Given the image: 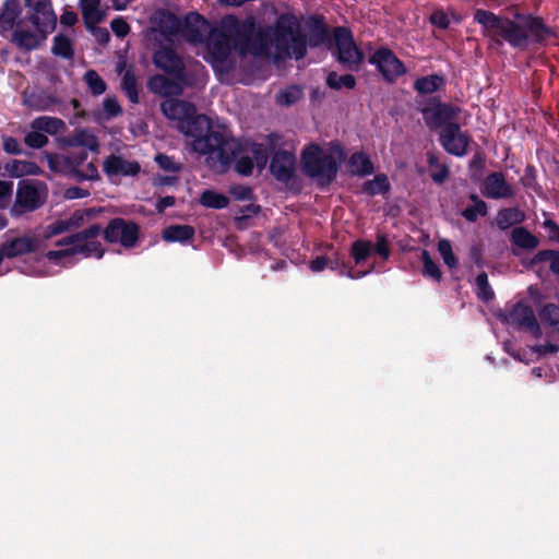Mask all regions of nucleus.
I'll use <instances>...</instances> for the list:
<instances>
[{
	"instance_id": "obj_1",
	"label": "nucleus",
	"mask_w": 559,
	"mask_h": 559,
	"mask_svg": "<svg viewBox=\"0 0 559 559\" xmlns=\"http://www.w3.org/2000/svg\"><path fill=\"white\" fill-rule=\"evenodd\" d=\"M163 114L179 122V130L191 138V146L199 154L207 155V165L217 171L226 168L233 153L238 147L234 138L225 130H215L211 127L210 119L204 115H197L193 104L179 100L166 99L160 104Z\"/></svg>"
},
{
	"instance_id": "obj_2",
	"label": "nucleus",
	"mask_w": 559,
	"mask_h": 559,
	"mask_svg": "<svg viewBox=\"0 0 559 559\" xmlns=\"http://www.w3.org/2000/svg\"><path fill=\"white\" fill-rule=\"evenodd\" d=\"M474 21L481 25L484 36L497 43L504 40L513 47H524L530 37L540 40L546 34L542 21L532 16L512 21L490 11L477 9L474 13Z\"/></svg>"
},
{
	"instance_id": "obj_3",
	"label": "nucleus",
	"mask_w": 559,
	"mask_h": 559,
	"mask_svg": "<svg viewBox=\"0 0 559 559\" xmlns=\"http://www.w3.org/2000/svg\"><path fill=\"white\" fill-rule=\"evenodd\" d=\"M344 158L343 147L337 142H331L324 147L310 144L304 150L301 162L307 176L317 179L321 185H329L335 179L338 165Z\"/></svg>"
},
{
	"instance_id": "obj_4",
	"label": "nucleus",
	"mask_w": 559,
	"mask_h": 559,
	"mask_svg": "<svg viewBox=\"0 0 559 559\" xmlns=\"http://www.w3.org/2000/svg\"><path fill=\"white\" fill-rule=\"evenodd\" d=\"M225 24L234 38L236 49L241 53H251L258 57H267L272 45V28L255 24L252 16L239 22L236 17H228Z\"/></svg>"
},
{
	"instance_id": "obj_5",
	"label": "nucleus",
	"mask_w": 559,
	"mask_h": 559,
	"mask_svg": "<svg viewBox=\"0 0 559 559\" xmlns=\"http://www.w3.org/2000/svg\"><path fill=\"white\" fill-rule=\"evenodd\" d=\"M100 233L102 227L94 224L80 233L63 237L56 243L61 249L48 251L46 258L52 262H61L75 254L99 259L104 254L102 243L97 240Z\"/></svg>"
},
{
	"instance_id": "obj_6",
	"label": "nucleus",
	"mask_w": 559,
	"mask_h": 559,
	"mask_svg": "<svg viewBox=\"0 0 559 559\" xmlns=\"http://www.w3.org/2000/svg\"><path fill=\"white\" fill-rule=\"evenodd\" d=\"M272 45L277 57H295L301 59L307 53L306 37L300 25L292 15H281L272 28Z\"/></svg>"
},
{
	"instance_id": "obj_7",
	"label": "nucleus",
	"mask_w": 559,
	"mask_h": 559,
	"mask_svg": "<svg viewBox=\"0 0 559 559\" xmlns=\"http://www.w3.org/2000/svg\"><path fill=\"white\" fill-rule=\"evenodd\" d=\"M47 197V187L38 180H22L16 190L15 203L12 207L14 215L33 212L40 207Z\"/></svg>"
},
{
	"instance_id": "obj_8",
	"label": "nucleus",
	"mask_w": 559,
	"mask_h": 559,
	"mask_svg": "<svg viewBox=\"0 0 559 559\" xmlns=\"http://www.w3.org/2000/svg\"><path fill=\"white\" fill-rule=\"evenodd\" d=\"M203 58L210 62L214 69L225 70L228 68L230 56V44L228 36L221 29L215 28L205 39Z\"/></svg>"
},
{
	"instance_id": "obj_9",
	"label": "nucleus",
	"mask_w": 559,
	"mask_h": 559,
	"mask_svg": "<svg viewBox=\"0 0 559 559\" xmlns=\"http://www.w3.org/2000/svg\"><path fill=\"white\" fill-rule=\"evenodd\" d=\"M337 60L349 69H356L364 60L362 51L356 46L353 35L345 27L334 29Z\"/></svg>"
},
{
	"instance_id": "obj_10",
	"label": "nucleus",
	"mask_w": 559,
	"mask_h": 559,
	"mask_svg": "<svg viewBox=\"0 0 559 559\" xmlns=\"http://www.w3.org/2000/svg\"><path fill=\"white\" fill-rule=\"evenodd\" d=\"M29 22L40 33L52 32L57 25V15L50 0H25Z\"/></svg>"
},
{
	"instance_id": "obj_11",
	"label": "nucleus",
	"mask_w": 559,
	"mask_h": 559,
	"mask_svg": "<svg viewBox=\"0 0 559 559\" xmlns=\"http://www.w3.org/2000/svg\"><path fill=\"white\" fill-rule=\"evenodd\" d=\"M369 62L376 66L383 79L391 83L406 73L404 63L386 47L374 50L369 57Z\"/></svg>"
},
{
	"instance_id": "obj_12",
	"label": "nucleus",
	"mask_w": 559,
	"mask_h": 559,
	"mask_svg": "<svg viewBox=\"0 0 559 559\" xmlns=\"http://www.w3.org/2000/svg\"><path fill=\"white\" fill-rule=\"evenodd\" d=\"M104 237L108 242H119L126 248H132L138 241L139 228L133 222L114 218L104 230Z\"/></svg>"
},
{
	"instance_id": "obj_13",
	"label": "nucleus",
	"mask_w": 559,
	"mask_h": 559,
	"mask_svg": "<svg viewBox=\"0 0 559 559\" xmlns=\"http://www.w3.org/2000/svg\"><path fill=\"white\" fill-rule=\"evenodd\" d=\"M215 27L211 25L201 14L189 13L183 23L181 22L180 33L182 37L194 46H202Z\"/></svg>"
},
{
	"instance_id": "obj_14",
	"label": "nucleus",
	"mask_w": 559,
	"mask_h": 559,
	"mask_svg": "<svg viewBox=\"0 0 559 559\" xmlns=\"http://www.w3.org/2000/svg\"><path fill=\"white\" fill-rule=\"evenodd\" d=\"M47 158L49 168L51 170L76 179L79 167H81L86 160L87 153L85 151H80L62 154H50Z\"/></svg>"
},
{
	"instance_id": "obj_15",
	"label": "nucleus",
	"mask_w": 559,
	"mask_h": 559,
	"mask_svg": "<svg viewBox=\"0 0 559 559\" xmlns=\"http://www.w3.org/2000/svg\"><path fill=\"white\" fill-rule=\"evenodd\" d=\"M153 60L157 68L175 75L185 84H193V81L189 79L185 71V64L182 60L173 49L163 48L157 50L154 53Z\"/></svg>"
},
{
	"instance_id": "obj_16",
	"label": "nucleus",
	"mask_w": 559,
	"mask_h": 559,
	"mask_svg": "<svg viewBox=\"0 0 559 559\" xmlns=\"http://www.w3.org/2000/svg\"><path fill=\"white\" fill-rule=\"evenodd\" d=\"M468 141V136L461 131L457 123H449L440 134V142L444 150L455 156L466 154Z\"/></svg>"
},
{
	"instance_id": "obj_17",
	"label": "nucleus",
	"mask_w": 559,
	"mask_h": 559,
	"mask_svg": "<svg viewBox=\"0 0 559 559\" xmlns=\"http://www.w3.org/2000/svg\"><path fill=\"white\" fill-rule=\"evenodd\" d=\"M103 170L108 178L136 176L141 166L136 160L122 155L110 154L103 163Z\"/></svg>"
},
{
	"instance_id": "obj_18",
	"label": "nucleus",
	"mask_w": 559,
	"mask_h": 559,
	"mask_svg": "<svg viewBox=\"0 0 559 559\" xmlns=\"http://www.w3.org/2000/svg\"><path fill=\"white\" fill-rule=\"evenodd\" d=\"M151 23L153 31L159 32L166 39L179 34L181 29L180 19L167 10L156 11L151 17Z\"/></svg>"
},
{
	"instance_id": "obj_19",
	"label": "nucleus",
	"mask_w": 559,
	"mask_h": 559,
	"mask_svg": "<svg viewBox=\"0 0 559 559\" xmlns=\"http://www.w3.org/2000/svg\"><path fill=\"white\" fill-rule=\"evenodd\" d=\"M460 109L457 107L447 105V104H438L432 108H426L423 110L425 121L430 129H436L444 124L453 123L459 114Z\"/></svg>"
},
{
	"instance_id": "obj_20",
	"label": "nucleus",
	"mask_w": 559,
	"mask_h": 559,
	"mask_svg": "<svg viewBox=\"0 0 559 559\" xmlns=\"http://www.w3.org/2000/svg\"><path fill=\"white\" fill-rule=\"evenodd\" d=\"M483 193L489 199L498 200L513 197L514 190L502 173H491L485 178Z\"/></svg>"
},
{
	"instance_id": "obj_21",
	"label": "nucleus",
	"mask_w": 559,
	"mask_h": 559,
	"mask_svg": "<svg viewBox=\"0 0 559 559\" xmlns=\"http://www.w3.org/2000/svg\"><path fill=\"white\" fill-rule=\"evenodd\" d=\"M79 8L86 28H94L102 23L108 12V7L102 0H79Z\"/></svg>"
},
{
	"instance_id": "obj_22",
	"label": "nucleus",
	"mask_w": 559,
	"mask_h": 559,
	"mask_svg": "<svg viewBox=\"0 0 559 559\" xmlns=\"http://www.w3.org/2000/svg\"><path fill=\"white\" fill-rule=\"evenodd\" d=\"M296 157L287 151L276 152L271 162V171L280 181H288L295 170Z\"/></svg>"
},
{
	"instance_id": "obj_23",
	"label": "nucleus",
	"mask_w": 559,
	"mask_h": 559,
	"mask_svg": "<svg viewBox=\"0 0 559 559\" xmlns=\"http://www.w3.org/2000/svg\"><path fill=\"white\" fill-rule=\"evenodd\" d=\"M183 85L186 84L176 76L175 80H173L162 74L154 75L148 81V88L151 92L164 97L180 95L182 93Z\"/></svg>"
},
{
	"instance_id": "obj_24",
	"label": "nucleus",
	"mask_w": 559,
	"mask_h": 559,
	"mask_svg": "<svg viewBox=\"0 0 559 559\" xmlns=\"http://www.w3.org/2000/svg\"><path fill=\"white\" fill-rule=\"evenodd\" d=\"M502 323L523 331L534 338H540L545 335L542 321H537V317H499Z\"/></svg>"
},
{
	"instance_id": "obj_25",
	"label": "nucleus",
	"mask_w": 559,
	"mask_h": 559,
	"mask_svg": "<svg viewBox=\"0 0 559 559\" xmlns=\"http://www.w3.org/2000/svg\"><path fill=\"white\" fill-rule=\"evenodd\" d=\"M22 13V8L19 0L5 1L0 12V35L7 36L14 32L17 19Z\"/></svg>"
},
{
	"instance_id": "obj_26",
	"label": "nucleus",
	"mask_w": 559,
	"mask_h": 559,
	"mask_svg": "<svg viewBox=\"0 0 559 559\" xmlns=\"http://www.w3.org/2000/svg\"><path fill=\"white\" fill-rule=\"evenodd\" d=\"M5 171L15 178L24 176H36L41 174L40 167L28 160L14 159L4 166Z\"/></svg>"
},
{
	"instance_id": "obj_27",
	"label": "nucleus",
	"mask_w": 559,
	"mask_h": 559,
	"mask_svg": "<svg viewBox=\"0 0 559 559\" xmlns=\"http://www.w3.org/2000/svg\"><path fill=\"white\" fill-rule=\"evenodd\" d=\"M36 240L31 237H20L7 242L3 252L8 257H16L32 252L36 249Z\"/></svg>"
},
{
	"instance_id": "obj_28",
	"label": "nucleus",
	"mask_w": 559,
	"mask_h": 559,
	"mask_svg": "<svg viewBox=\"0 0 559 559\" xmlns=\"http://www.w3.org/2000/svg\"><path fill=\"white\" fill-rule=\"evenodd\" d=\"M349 171L357 176L371 175L374 171V167L370 158L361 153H354L348 160Z\"/></svg>"
},
{
	"instance_id": "obj_29",
	"label": "nucleus",
	"mask_w": 559,
	"mask_h": 559,
	"mask_svg": "<svg viewBox=\"0 0 559 559\" xmlns=\"http://www.w3.org/2000/svg\"><path fill=\"white\" fill-rule=\"evenodd\" d=\"M235 141L237 142L238 147L236 148L235 153H233L230 162L228 163L226 168L224 170H222L221 173L226 171V169L229 167L231 162L236 160V165H235L236 171L239 173L240 175L248 176L252 173L254 163L248 154L239 156L240 153L242 151H245V148L241 147L240 143L237 140H235ZM213 170L215 171V169H213ZM216 173H218V171L216 170Z\"/></svg>"
},
{
	"instance_id": "obj_30",
	"label": "nucleus",
	"mask_w": 559,
	"mask_h": 559,
	"mask_svg": "<svg viewBox=\"0 0 559 559\" xmlns=\"http://www.w3.org/2000/svg\"><path fill=\"white\" fill-rule=\"evenodd\" d=\"M511 240L522 249H535L539 245L538 238L524 227H515L512 230Z\"/></svg>"
},
{
	"instance_id": "obj_31",
	"label": "nucleus",
	"mask_w": 559,
	"mask_h": 559,
	"mask_svg": "<svg viewBox=\"0 0 559 559\" xmlns=\"http://www.w3.org/2000/svg\"><path fill=\"white\" fill-rule=\"evenodd\" d=\"M524 213L519 209H503L498 212L496 221L501 229H507L524 221Z\"/></svg>"
},
{
	"instance_id": "obj_32",
	"label": "nucleus",
	"mask_w": 559,
	"mask_h": 559,
	"mask_svg": "<svg viewBox=\"0 0 559 559\" xmlns=\"http://www.w3.org/2000/svg\"><path fill=\"white\" fill-rule=\"evenodd\" d=\"M70 143L71 145L74 146L86 147L92 152H97L99 147V143L96 135L85 129L75 131V133L71 138Z\"/></svg>"
},
{
	"instance_id": "obj_33",
	"label": "nucleus",
	"mask_w": 559,
	"mask_h": 559,
	"mask_svg": "<svg viewBox=\"0 0 559 559\" xmlns=\"http://www.w3.org/2000/svg\"><path fill=\"white\" fill-rule=\"evenodd\" d=\"M194 235V229L188 225H174L166 228L163 237L166 241H187Z\"/></svg>"
},
{
	"instance_id": "obj_34",
	"label": "nucleus",
	"mask_w": 559,
	"mask_h": 559,
	"mask_svg": "<svg viewBox=\"0 0 559 559\" xmlns=\"http://www.w3.org/2000/svg\"><path fill=\"white\" fill-rule=\"evenodd\" d=\"M548 262L550 271L559 278V251L542 250L538 251L531 261L532 266Z\"/></svg>"
},
{
	"instance_id": "obj_35",
	"label": "nucleus",
	"mask_w": 559,
	"mask_h": 559,
	"mask_svg": "<svg viewBox=\"0 0 559 559\" xmlns=\"http://www.w3.org/2000/svg\"><path fill=\"white\" fill-rule=\"evenodd\" d=\"M443 84V79L437 74L419 78L415 81L414 87L420 94H431L438 91Z\"/></svg>"
},
{
	"instance_id": "obj_36",
	"label": "nucleus",
	"mask_w": 559,
	"mask_h": 559,
	"mask_svg": "<svg viewBox=\"0 0 559 559\" xmlns=\"http://www.w3.org/2000/svg\"><path fill=\"white\" fill-rule=\"evenodd\" d=\"M11 40L17 47L32 50L37 47L38 38L29 31H14L11 33Z\"/></svg>"
},
{
	"instance_id": "obj_37",
	"label": "nucleus",
	"mask_w": 559,
	"mask_h": 559,
	"mask_svg": "<svg viewBox=\"0 0 559 559\" xmlns=\"http://www.w3.org/2000/svg\"><path fill=\"white\" fill-rule=\"evenodd\" d=\"M390 189L389 179L385 175H377L372 180H368L362 186V191L369 195L382 194Z\"/></svg>"
},
{
	"instance_id": "obj_38",
	"label": "nucleus",
	"mask_w": 559,
	"mask_h": 559,
	"mask_svg": "<svg viewBox=\"0 0 559 559\" xmlns=\"http://www.w3.org/2000/svg\"><path fill=\"white\" fill-rule=\"evenodd\" d=\"M200 203L210 209H224L228 205L229 200L222 193L213 190H206L201 194Z\"/></svg>"
},
{
	"instance_id": "obj_39",
	"label": "nucleus",
	"mask_w": 559,
	"mask_h": 559,
	"mask_svg": "<svg viewBox=\"0 0 559 559\" xmlns=\"http://www.w3.org/2000/svg\"><path fill=\"white\" fill-rule=\"evenodd\" d=\"M428 164L431 167L430 176L436 183H443L449 178V167L441 163L436 155H428Z\"/></svg>"
},
{
	"instance_id": "obj_40",
	"label": "nucleus",
	"mask_w": 559,
	"mask_h": 559,
	"mask_svg": "<svg viewBox=\"0 0 559 559\" xmlns=\"http://www.w3.org/2000/svg\"><path fill=\"white\" fill-rule=\"evenodd\" d=\"M63 127V121L53 117H39L32 122V129L50 134L57 133Z\"/></svg>"
},
{
	"instance_id": "obj_41",
	"label": "nucleus",
	"mask_w": 559,
	"mask_h": 559,
	"mask_svg": "<svg viewBox=\"0 0 559 559\" xmlns=\"http://www.w3.org/2000/svg\"><path fill=\"white\" fill-rule=\"evenodd\" d=\"M328 28L320 20H312L310 23L309 45L319 46L325 41Z\"/></svg>"
},
{
	"instance_id": "obj_42",
	"label": "nucleus",
	"mask_w": 559,
	"mask_h": 559,
	"mask_svg": "<svg viewBox=\"0 0 559 559\" xmlns=\"http://www.w3.org/2000/svg\"><path fill=\"white\" fill-rule=\"evenodd\" d=\"M326 84L333 90L346 87L352 90L355 87L356 80L352 74L338 75L336 72L329 73Z\"/></svg>"
},
{
	"instance_id": "obj_43",
	"label": "nucleus",
	"mask_w": 559,
	"mask_h": 559,
	"mask_svg": "<svg viewBox=\"0 0 559 559\" xmlns=\"http://www.w3.org/2000/svg\"><path fill=\"white\" fill-rule=\"evenodd\" d=\"M245 152L248 154H251L253 157V163L259 168H264L267 159H269V152L267 148L263 144L259 143H251L246 145Z\"/></svg>"
},
{
	"instance_id": "obj_44",
	"label": "nucleus",
	"mask_w": 559,
	"mask_h": 559,
	"mask_svg": "<svg viewBox=\"0 0 559 559\" xmlns=\"http://www.w3.org/2000/svg\"><path fill=\"white\" fill-rule=\"evenodd\" d=\"M121 86L130 102L136 104L139 102V91L136 79L132 71L128 70L123 73Z\"/></svg>"
},
{
	"instance_id": "obj_45",
	"label": "nucleus",
	"mask_w": 559,
	"mask_h": 559,
	"mask_svg": "<svg viewBox=\"0 0 559 559\" xmlns=\"http://www.w3.org/2000/svg\"><path fill=\"white\" fill-rule=\"evenodd\" d=\"M52 52L62 58H72L73 48L69 37L58 35L53 38Z\"/></svg>"
},
{
	"instance_id": "obj_46",
	"label": "nucleus",
	"mask_w": 559,
	"mask_h": 559,
	"mask_svg": "<svg viewBox=\"0 0 559 559\" xmlns=\"http://www.w3.org/2000/svg\"><path fill=\"white\" fill-rule=\"evenodd\" d=\"M471 199L474 201V204L467 206L462 215L468 222H475L478 216H485L487 214V205L484 201L479 200L477 195H472Z\"/></svg>"
},
{
	"instance_id": "obj_47",
	"label": "nucleus",
	"mask_w": 559,
	"mask_h": 559,
	"mask_svg": "<svg viewBox=\"0 0 559 559\" xmlns=\"http://www.w3.org/2000/svg\"><path fill=\"white\" fill-rule=\"evenodd\" d=\"M373 250V245L366 240H356L352 245V255L356 264H360L365 261Z\"/></svg>"
},
{
	"instance_id": "obj_48",
	"label": "nucleus",
	"mask_w": 559,
	"mask_h": 559,
	"mask_svg": "<svg viewBox=\"0 0 559 559\" xmlns=\"http://www.w3.org/2000/svg\"><path fill=\"white\" fill-rule=\"evenodd\" d=\"M84 80L94 95H100L105 93L106 83L96 71L88 70L84 75Z\"/></svg>"
},
{
	"instance_id": "obj_49",
	"label": "nucleus",
	"mask_w": 559,
	"mask_h": 559,
	"mask_svg": "<svg viewBox=\"0 0 559 559\" xmlns=\"http://www.w3.org/2000/svg\"><path fill=\"white\" fill-rule=\"evenodd\" d=\"M421 261L424 264V270H423L424 275L429 276L435 281H440L441 275H442L440 267L435 261H432L428 251H426V250L423 251Z\"/></svg>"
},
{
	"instance_id": "obj_50",
	"label": "nucleus",
	"mask_w": 559,
	"mask_h": 559,
	"mask_svg": "<svg viewBox=\"0 0 559 559\" xmlns=\"http://www.w3.org/2000/svg\"><path fill=\"white\" fill-rule=\"evenodd\" d=\"M302 96V91L298 86H289L277 94L276 100L280 105L289 106Z\"/></svg>"
},
{
	"instance_id": "obj_51",
	"label": "nucleus",
	"mask_w": 559,
	"mask_h": 559,
	"mask_svg": "<svg viewBox=\"0 0 559 559\" xmlns=\"http://www.w3.org/2000/svg\"><path fill=\"white\" fill-rule=\"evenodd\" d=\"M475 283L478 298L485 301H489L493 298V290L488 283V276L485 272L477 275Z\"/></svg>"
},
{
	"instance_id": "obj_52",
	"label": "nucleus",
	"mask_w": 559,
	"mask_h": 559,
	"mask_svg": "<svg viewBox=\"0 0 559 559\" xmlns=\"http://www.w3.org/2000/svg\"><path fill=\"white\" fill-rule=\"evenodd\" d=\"M438 251L442 257L443 262L450 267L453 269L457 264V260L453 253L451 242L447 239H441L438 242Z\"/></svg>"
},
{
	"instance_id": "obj_53",
	"label": "nucleus",
	"mask_w": 559,
	"mask_h": 559,
	"mask_svg": "<svg viewBox=\"0 0 559 559\" xmlns=\"http://www.w3.org/2000/svg\"><path fill=\"white\" fill-rule=\"evenodd\" d=\"M95 214L93 209L78 210L68 219L71 229L80 228Z\"/></svg>"
},
{
	"instance_id": "obj_54",
	"label": "nucleus",
	"mask_w": 559,
	"mask_h": 559,
	"mask_svg": "<svg viewBox=\"0 0 559 559\" xmlns=\"http://www.w3.org/2000/svg\"><path fill=\"white\" fill-rule=\"evenodd\" d=\"M542 319L545 336L548 338L559 337V317H539Z\"/></svg>"
},
{
	"instance_id": "obj_55",
	"label": "nucleus",
	"mask_w": 559,
	"mask_h": 559,
	"mask_svg": "<svg viewBox=\"0 0 559 559\" xmlns=\"http://www.w3.org/2000/svg\"><path fill=\"white\" fill-rule=\"evenodd\" d=\"M24 142L33 148H40L47 144L48 138L38 130H34L26 134Z\"/></svg>"
},
{
	"instance_id": "obj_56",
	"label": "nucleus",
	"mask_w": 559,
	"mask_h": 559,
	"mask_svg": "<svg viewBox=\"0 0 559 559\" xmlns=\"http://www.w3.org/2000/svg\"><path fill=\"white\" fill-rule=\"evenodd\" d=\"M99 174L96 165L94 163H88L85 167H79V174L76 175V180H98Z\"/></svg>"
},
{
	"instance_id": "obj_57",
	"label": "nucleus",
	"mask_w": 559,
	"mask_h": 559,
	"mask_svg": "<svg viewBox=\"0 0 559 559\" xmlns=\"http://www.w3.org/2000/svg\"><path fill=\"white\" fill-rule=\"evenodd\" d=\"M103 107L107 118L117 117L122 112L121 106L116 97H107L104 100Z\"/></svg>"
},
{
	"instance_id": "obj_58",
	"label": "nucleus",
	"mask_w": 559,
	"mask_h": 559,
	"mask_svg": "<svg viewBox=\"0 0 559 559\" xmlns=\"http://www.w3.org/2000/svg\"><path fill=\"white\" fill-rule=\"evenodd\" d=\"M110 28L118 37H126L130 32V26L123 17H116L110 22Z\"/></svg>"
},
{
	"instance_id": "obj_59",
	"label": "nucleus",
	"mask_w": 559,
	"mask_h": 559,
	"mask_svg": "<svg viewBox=\"0 0 559 559\" xmlns=\"http://www.w3.org/2000/svg\"><path fill=\"white\" fill-rule=\"evenodd\" d=\"M372 251L379 254L383 260H386L390 257V246L388 238L384 235H379L377 237Z\"/></svg>"
},
{
	"instance_id": "obj_60",
	"label": "nucleus",
	"mask_w": 559,
	"mask_h": 559,
	"mask_svg": "<svg viewBox=\"0 0 559 559\" xmlns=\"http://www.w3.org/2000/svg\"><path fill=\"white\" fill-rule=\"evenodd\" d=\"M71 228L69 226L68 219H59L47 226L46 235L47 237H52L66 233Z\"/></svg>"
},
{
	"instance_id": "obj_61",
	"label": "nucleus",
	"mask_w": 559,
	"mask_h": 559,
	"mask_svg": "<svg viewBox=\"0 0 559 559\" xmlns=\"http://www.w3.org/2000/svg\"><path fill=\"white\" fill-rule=\"evenodd\" d=\"M155 160L158 166L166 171H178L180 169V166L176 164L171 157L165 154H157Z\"/></svg>"
},
{
	"instance_id": "obj_62",
	"label": "nucleus",
	"mask_w": 559,
	"mask_h": 559,
	"mask_svg": "<svg viewBox=\"0 0 559 559\" xmlns=\"http://www.w3.org/2000/svg\"><path fill=\"white\" fill-rule=\"evenodd\" d=\"M3 150L8 154L19 155L22 153V146L20 142L12 136L2 138Z\"/></svg>"
},
{
	"instance_id": "obj_63",
	"label": "nucleus",
	"mask_w": 559,
	"mask_h": 559,
	"mask_svg": "<svg viewBox=\"0 0 559 559\" xmlns=\"http://www.w3.org/2000/svg\"><path fill=\"white\" fill-rule=\"evenodd\" d=\"M430 22L432 25H435L439 28H442V29L448 28V26L450 24L449 16L443 11H440V10L435 11L430 15Z\"/></svg>"
},
{
	"instance_id": "obj_64",
	"label": "nucleus",
	"mask_w": 559,
	"mask_h": 559,
	"mask_svg": "<svg viewBox=\"0 0 559 559\" xmlns=\"http://www.w3.org/2000/svg\"><path fill=\"white\" fill-rule=\"evenodd\" d=\"M543 227L547 230L548 239L559 243V225L552 219H546Z\"/></svg>"
}]
</instances>
